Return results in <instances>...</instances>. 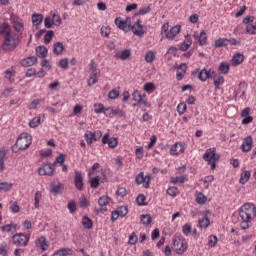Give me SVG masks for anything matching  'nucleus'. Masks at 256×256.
<instances>
[{"instance_id": "obj_39", "label": "nucleus", "mask_w": 256, "mask_h": 256, "mask_svg": "<svg viewBox=\"0 0 256 256\" xmlns=\"http://www.w3.org/2000/svg\"><path fill=\"white\" fill-rule=\"evenodd\" d=\"M217 243H219V239L215 235H210L208 237V247L213 249V247H217Z\"/></svg>"}, {"instance_id": "obj_46", "label": "nucleus", "mask_w": 256, "mask_h": 256, "mask_svg": "<svg viewBox=\"0 0 256 256\" xmlns=\"http://www.w3.org/2000/svg\"><path fill=\"white\" fill-rule=\"evenodd\" d=\"M51 16H52V23H53V25H55L56 27H59L61 25V23H62L61 16H59V14H57L55 12L54 13L51 12Z\"/></svg>"}, {"instance_id": "obj_53", "label": "nucleus", "mask_w": 256, "mask_h": 256, "mask_svg": "<svg viewBox=\"0 0 256 256\" xmlns=\"http://www.w3.org/2000/svg\"><path fill=\"white\" fill-rule=\"evenodd\" d=\"M5 151L0 150V173H3L5 171Z\"/></svg>"}, {"instance_id": "obj_58", "label": "nucleus", "mask_w": 256, "mask_h": 256, "mask_svg": "<svg viewBox=\"0 0 256 256\" xmlns=\"http://www.w3.org/2000/svg\"><path fill=\"white\" fill-rule=\"evenodd\" d=\"M144 91H146V93H153V91H155V84L148 82L144 85Z\"/></svg>"}, {"instance_id": "obj_12", "label": "nucleus", "mask_w": 256, "mask_h": 256, "mask_svg": "<svg viewBox=\"0 0 256 256\" xmlns=\"http://www.w3.org/2000/svg\"><path fill=\"white\" fill-rule=\"evenodd\" d=\"M55 173V166L53 164H44L42 167L38 169V174L39 175H48V177H51Z\"/></svg>"}, {"instance_id": "obj_18", "label": "nucleus", "mask_w": 256, "mask_h": 256, "mask_svg": "<svg viewBox=\"0 0 256 256\" xmlns=\"http://www.w3.org/2000/svg\"><path fill=\"white\" fill-rule=\"evenodd\" d=\"M212 79H213V85L216 91L221 89V85L225 83V77H223V75L221 74H215V71H214V75L212 76Z\"/></svg>"}, {"instance_id": "obj_25", "label": "nucleus", "mask_w": 256, "mask_h": 256, "mask_svg": "<svg viewBox=\"0 0 256 256\" xmlns=\"http://www.w3.org/2000/svg\"><path fill=\"white\" fill-rule=\"evenodd\" d=\"M98 205L101 207L100 211H107V206L109 205V196L103 195L98 199Z\"/></svg>"}, {"instance_id": "obj_24", "label": "nucleus", "mask_w": 256, "mask_h": 256, "mask_svg": "<svg viewBox=\"0 0 256 256\" xmlns=\"http://www.w3.org/2000/svg\"><path fill=\"white\" fill-rule=\"evenodd\" d=\"M191 45H193V39H191V35L187 34L180 45V51H187Z\"/></svg>"}, {"instance_id": "obj_11", "label": "nucleus", "mask_w": 256, "mask_h": 256, "mask_svg": "<svg viewBox=\"0 0 256 256\" xmlns=\"http://www.w3.org/2000/svg\"><path fill=\"white\" fill-rule=\"evenodd\" d=\"M132 97L134 101H137L138 105H144V107H149V103L147 102V95L141 94V91L134 90L132 93Z\"/></svg>"}, {"instance_id": "obj_1", "label": "nucleus", "mask_w": 256, "mask_h": 256, "mask_svg": "<svg viewBox=\"0 0 256 256\" xmlns=\"http://www.w3.org/2000/svg\"><path fill=\"white\" fill-rule=\"evenodd\" d=\"M239 217L238 221L240 223L241 229H249L251 223L255 220L256 217V206L251 202L244 203L239 208Z\"/></svg>"}, {"instance_id": "obj_29", "label": "nucleus", "mask_w": 256, "mask_h": 256, "mask_svg": "<svg viewBox=\"0 0 256 256\" xmlns=\"http://www.w3.org/2000/svg\"><path fill=\"white\" fill-rule=\"evenodd\" d=\"M1 230L4 231V233H15V231H17V224H6L1 227Z\"/></svg>"}, {"instance_id": "obj_41", "label": "nucleus", "mask_w": 256, "mask_h": 256, "mask_svg": "<svg viewBox=\"0 0 256 256\" xmlns=\"http://www.w3.org/2000/svg\"><path fill=\"white\" fill-rule=\"evenodd\" d=\"M41 199H43V193H41V191H37L34 195V207H35V209H39V203H41Z\"/></svg>"}, {"instance_id": "obj_48", "label": "nucleus", "mask_w": 256, "mask_h": 256, "mask_svg": "<svg viewBox=\"0 0 256 256\" xmlns=\"http://www.w3.org/2000/svg\"><path fill=\"white\" fill-rule=\"evenodd\" d=\"M43 101H45V99L32 100L30 102V104L28 105V109H30V110L36 109L37 107H39V105H41V103H43Z\"/></svg>"}, {"instance_id": "obj_61", "label": "nucleus", "mask_w": 256, "mask_h": 256, "mask_svg": "<svg viewBox=\"0 0 256 256\" xmlns=\"http://www.w3.org/2000/svg\"><path fill=\"white\" fill-rule=\"evenodd\" d=\"M120 91H119V88H116V89H112L109 93H108V97L110 99H117V97H119L120 95Z\"/></svg>"}, {"instance_id": "obj_21", "label": "nucleus", "mask_w": 256, "mask_h": 256, "mask_svg": "<svg viewBox=\"0 0 256 256\" xmlns=\"http://www.w3.org/2000/svg\"><path fill=\"white\" fill-rule=\"evenodd\" d=\"M20 63L22 67H33V65H36L37 63V57L29 56L27 58L22 59Z\"/></svg>"}, {"instance_id": "obj_23", "label": "nucleus", "mask_w": 256, "mask_h": 256, "mask_svg": "<svg viewBox=\"0 0 256 256\" xmlns=\"http://www.w3.org/2000/svg\"><path fill=\"white\" fill-rule=\"evenodd\" d=\"M74 251L71 248H61L53 253L52 256H73Z\"/></svg>"}, {"instance_id": "obj_57", "label": "nucleus", "mask_w": 256, "mask_h": 256, "mask_svg": "<svg viewBox=\"0 0 256 256\" xmlns=\"http://www.w3.org/2000/svg\"><path fill=\"white\" fill-rule=\"evenodd\" d=\"M7 33H11V30L9 29V24H0V35H7Z\"/></svg>"}, {"instance_id": "obj_40", "label": "nucleus", "mask_w": 256, "mask_h": 256, "mask_svg": "<svg viewBox=\"0 0 256 256\" xmlns=\"http://www.w3.org/2000/svg\"><path fill=\"white\" fill-rule=\"evenodd\" d=\"M82 225L84 229H92L93 228V220L91 218L84 216L82 218Z\"/></svg>"}, {"instance_id": "obj_64", "label": "nucleus", "mask_w": 256, "mask_h": 256, "mask_svg": "<svg viewBox=\"0 0 256 256\" xmlns=\"http://www.w3.org/2000/svg\"><path fill=\"white\" fill-rule=\"evenodd\" d=\"M185 111H187V104H185V103L178 104L177 112L179 113V115H183L185 113Z\"/></svg>"}, {"instance_id": "obj_4", "label": "nucleus", "mask_w": 256, "mask_h": 256, "mask_svg": "<svg viewBox=\"0 0 256 256\" xmlns=\"http://www.w3.org/2000/svg\"><path fill=\"white\" fill-rule=\"evenodd\" d=\"M203 159L211 165V169H215L217 167V161H219V154H217V149L215 147L209 148L203 155Z\"/></svg>"}, {"instance_id": "obj_31", "label": "nucleus", "mask_w": 256, "mask_h": 256, "mask_svg": "<svg viewBox=\"0 0 256 256\" xmlns=\"http://www.w3.org/2000/svg\"><path fill=\"white\" fill-rule=\"evenodd\" d=\"M5 79H8L10 83H13L15 81V70L13 68L7 69L4 72Z\"/></svg>"}, {"instance_id": "obj_42", "label": "nucleus", "mask_w": 256, "mask_h": 256, "mask_svg": "<svg viewBox=\"0 0 256 256\" xmlns=\"http://www.w3.org/2000/svg\"><path fill=\"white\" fill-rule=\"evenodd\" d=\"M245 35H256V25L248 24L245 27Z\"/></svg>"}, {"instance_id": "obj_15", "label": "nucleus", "mask_w": 256, "mask_h": 256, "mask_svg": "<svg viewBox=\"0 0 256 256\" xmlns=\"http://www.w3.org/2000/svg\"><path fill=\"white\" fill-rule=\"evenodd\" d=\"M181 153H185V144L182 142H176L170 148V155H181Z\"/></svg>"}, {"instance_id": "obj_37", "label": "nucleus", "mask_w": 256, "mask_h": 256, "mask_svg": "<svg viewBox=\"0 0 256 256\" xmlns=\"http://www.w3.org/2000/svg\"><path fill=\"white\" fill-rule=\"evenodd\" d=\"M207 32H205V30H202L199 34V38H198V43L201 47H203V45H207Z\"/></svg>"}, {"instance_id": "obj_14", "label": "nucleus", "mask_w": 256, "mask_h": 256, "mask_svg": "<svg viewBox=\"0 0 256 256\" xmlns=\"http://www.w3.org/2000/svg\"><path fill=\"white\" fill-rule=\"evenodd\" d=\"M132 32L134 33V35H136L137 37H143V35H145V28L143 27V25L141 24V20L138 19L132 26Z\"/></svg>"}, {"instance_id": "obj_36", "label": "nucleus", "mask_w": 256, "mask_h": 256, "mask_svg": "<svg viewBox=\"0 0 256 256\" xmlns=\"http://www.w3.org/2000/svg\"><path fill=\"white\" fill-rule=\"evenodd\" d=\"M210 223L211 222H210L209 218L207 216H204L202 219H200L198 221V227L200 229H207V227H209Z\"/></svg>"}, {"instance_id": "obj_22", "label": "nucleus", "mask_w": 256, "mask_h": 256, "mask_svg": "<svg viewBox=\"0 0 256 256\" xmlns=\"http://www.w3.org/2000/svg\"><path fill=\"white\" fill-rule=\"evenodd\" d=\"M185 73H187V64H180L176 72L177 81H182L183 77H185Z\"/></svg>"}, {"instance_id": "obj_47", "label": "nucleus", "mask_w": 256, "mask_h": 256, "mask_svg": "<svg viewBox=\"0 0 256 256\" xmlns=\"http://www.w3.org/2000/svg\"><path fill=\"white\" fill-rule=\"evenodd\" d=\"M39 125H41V116H36L29 122V127H31L32 129H35V127H39Z\"/></svg>"}, {"instance_id": "obj_34", "label": "nucleus", "mask_w": 256, "mask_h": 256, "mask_svg": "<svg viewBox=\"0 0 256 256\" xmlns=\"http://www.w3.org/2000/svg\"><path fill=\"white\" fill-rule=\"evenodd\" d=\"M43 23V14H33L32 15V25L37 27V25H41Z\"/></svg>"}, {"instance_id": "obj_32", "label": "nucleus", "mask_w": 256, "mask_h": 256, "mask_svg": "<svg viewBox=\"0 0 256 256\" xmlns=\"http://www.w3.org/2000/svg\"><path fill=\"white\" fill-rule=\"evenodd\" d=\"M157 57V53H155L152 50H149L148 52H146L144 59L146 61V63H153V61H155Z\"/></svg>"}, {"instance_id": "obj_2", "label": "nucleus", "mask_w": 256, "mask_h": 256, "mask_svg": "<svg viewBox=\"0 0 256 256\" xmlns=\"http://www.w3.org/2000/svg\"><path fill=\"white\" fill-rule=\"evenodd\" d=\"M18 45H19V38L17 37V34L13 32H7L2 42L3 51L5 52L15 51Z\"/></svg>"}, {"instance_id": "obj_26", "label": "nucleus", "mask_w": 256, "mask_h": 256, "mask_svg": "<svg viewBox=\"0 0 256 256\" xmlns=\"http://www.w3.org/2000/svg\"><path fill=\"white\" fill-rule=\"evenodd\" d=\"M103 179V177L97 176H89V183L92 189H97L99 187V182Z\"/></svg>"}, {"instance_id": "obj_51", "label": "nucleus", "mask_w": 256, "mask_h": 256, "mask_svg": "<svg viewBox=\"0 0 256 256\" xmlns=\"http://www.w3.org/2000/svg\"><path fill=\"white\" fill-rule=\"evenodd\" d=\"M167 195H170V197H177L179 195V188L175 186H171L167 189Z\"/></svg>"}, {"instance_id": "obj_28", "label": "nucleus", "mask_w": 256, "mask_h": 256, "mask_svg": "<svg viewBox=\"0 0 256 256\" xmlns=\"http://www.w3.org/2000/svg\"><path fill=\"white\" fill-rule=\"evenodd\" d=\"M47 53H49V51L47 50V48L45 46L36 47V55L40 59H45V57H47Z\"/></svg>"}, {"instance_id": "obj_10", "label": "nucleus", "mask_w": 256, "mask_h": 256, "mask_svg": "<svg viewBox=\"0 0 256 256\" xmlns=\"http://www.w3.org/2000/svg\"><path fill=\"white\" fill-rule=\"evenodd\" d=\"M135 181L137 185H143L145 189H149V185L151 183V175H146L143 172H140L136 175Z\"/></svg>"}, {"instance_id": "obj_38", "label": "nucleus", "mask_w": 256, "mask_h": 256, "mask_svg": "<svg viewBox=\"0 0 256 256\" xmlns=\"http://www.w3.org/2000/svg\"><path fill=\"white\" fill-rule=\"evenodd\" d=\"M140 221L142 225H151L153 218L151 217L150 214H142L140 215Z\"/></svg>"}, {"instance_id": "obj_56", "label": "nucleus", "mask_w": 256, "mask_h": 256, "mask_svg": "<svg viewBox=\"0 0 256 256\" xmlns=\"http://www.w3.org/2000/svg\"><path fill=\"white\" fill-rule=\"evenodd\" d=\"M13 188V184L9 182H1L0 183V191H11Z\"/></svg>"}, {"instance_id": "obj_52", "label": "nucleus", "mask_w": 256, "mask_h": 256, "mask_svg": "<svg viewBox=\"0 0 256 256\" xmlns=\"http://www.w3.org/2000/svg\"><path fill=\"white\" fill-rule=\"evenodd\" d=\"M55 33L53 32V30L48 31L45 36H44V43L45 45H49V43H51V41L53 40Z\"/></svg>"}, {"instance_id": "obj_60", "label": "nucleus", "mask_w": 256, "mask_h": 256, "mask_svg": "<svg viewBox=\"0 0 256 256\" xmlns=\"http://www.w3.org/2000/svg\"><path fill=\"white\" fill-rule=\"evenodd\" d=\"M148 13H151V6H146L144 8H141L137 13L136 16H143L147 15Z\"/></svg>"}, {"instance_id": "obj_45", "label": "nucleus", "mask_w": 256, "mask_h": 256, "mask_svg": "<svg viewBox=\"0 0 256 256\" xmlns=\"http://www.w3.org/2000/svg\"><path fill=\"white\" fill-rule=\"evenodd\" d=\"M51 193H55V195H59V193H63V184H52L51 185V189H50Z\"/></svg>"}, {"instance_id": "obj_17", "label": "nucleus", "mask_w": 256, "mask_h": 256, "mask_svg": "<svg viewBox=\"0 0 256 256\" xmlns=\"http://www.w3.org/2000/svg\"><path fill=\"white\" fill-rule=\"evenodd\" d=\"M179 33H181V25H176L167 31L165 37L166 39L173 40Z\"/></svg>"}, {"instance_id": "obj_59", "label": "nucleus", "mask_w": 256, "mask_h": 256, "mask_svg": "<svg viewBox=\"0 0 256 256\" xmlns=\"http://www.w3.org/2000/svg\"><path fill=\"white\" fill-rule=\"evenodd\" d=\"M171 183L177 185V183H185V176H174L171 177Z\"/></svg>"}, {"instance_id": "obj_6", "label": "nucleus", "mask_w": 256, "mask_h": 256, "mask_svg": "<svg viewBox=\"0 0 256 256\" xmlns=\"http://www.w3.org/2000/svg\"><path fill=\"white\" fill-rule=\"evenodd\" d=\"M213 75H215V70L213 68H210L207 70V68H204L202 70L196 69L192 72V76L202 83H205L207 79H212Z\"/></svg>"}, {"instance_id": "obj_62", "label": "nucleus", "mask_w": 256, "mask_h": 256, "mask_svg": "<svg viewBox=\"0 0 256 256\" xmlns=\"http://www.w3.org/2000/svg\"><path fill=\"white\" fill-rule=\"evenodd\" d=\"M137 241H139L137 234L135 232L131 233L128 240L129 245H135Z\"/></svg>"}, {"instance_id": "obj_50", "label": "nucleus", "mask_w": 256, "mask_h": 256, "mask_svg": "<svg viewBox=\"0 0 256 256\" xmlns=\"http://www.w3.org/2000/svg\"><path fill=\"white\" fill-rule=\"evenodd\" d=\"M229 69V63L227 62H222L219 66V71L222 73V75H227V73H229Z\"/></svg>"}, {"instance_id": "obj_13", "label": "nucleus", "mask_w": 256, "mask_h": 256, "mask_svg": "<svg viewBox=\"0 0 256 256\" xmlns=\"http://www.w3.org/2000/svg\"><path fill=\"white\" fill-rule=\"evenodd\" d=\"M240 149L243 153H249V151L253 149V137L247 136L246 138H244Z\"/></svg>"}, {"instance_id": "obj_49", "label": "nucleus", "mask_w": 256, "mask_h": 256, "mask_svg": "<svg viewBox=\"0 0 256 256\" xmlns=\"http://www.w3.org/2000/svg\"><path fill=\"white\" fill-rule=\"evenodd\" d=\"M105 112V105L103 103H96L94 104V113L97 115H101V113Z\"/></svg>"}, {"instance_id": "obj_54", "label": "nucleus", "mask_w": 256, "mask_h": 256, "mask_svg": "<svg viewBox=\"0 0 256 256\" xmlns=\"http://www.w3.org/2000/svg\"><path fill=\"white\" fill-rule=\"evenodd\" d=\"M196 203H198V205H205V203H207V196L203 195V193H199L196 197Z\"/></svg>"}, {"instance_id": "obj_19", "label": "nucleus", "mask_w": 256, "mask_h": 256, "mask_svg": "<svg viewBox=\"0 0 256 256\" xmlns=\"http://www.w3.org/2000/svg\"><path fill=\"white\" fill-rule=\"evenodd\" d=\"M36 247H40L41 251H47L49 249V243L45 236H40L35 240Z\"/></svg>"}, {"instance_id": "obj_3", "label": "nucleus", "mask_w": 256, "mask_h": 256, "mask_svg": "<svg viewBox=\"0 0 256 256\" xmlns=\"http://www.w3.org/2000/svg\"><path fill=\"white\" fill-rule=\"evenodd\" d=\"M31 143H33V137H31L29 133L23 132L18 136L12 149L15 151V147H17L19 151H25L26 149H29Z\"/></svg>"}, {"instance_id": "obj_35", "label": "nucleus", "mask_w": 256, "mask_h": 256, "mask_svg": "<svg viewBox=\"0 0 256 256\" xmlns=\"http://www.w3.org/2000/svg\"><path fill=\"white\" fill-rule=\"evenodd\" d=\"M249 179H251V172L244 171L240 175L239 183H241V185H245V183H247V181H249Z\"/></svg>"}, {"instance_id": "obj_43", "label": "nucleus", "mask_w": 256, "mask_h": 256, "mask_svg": "<svg viewBox=\"0 0 256 256\" xmlns=\"http://www.w3.org/2000/svg\"><path fill=\"white\" fill-rule=\"evenodd\" d=\"M244 59H245V57L243 56V54H236L232 58V63L235 66L241 65V63L244 61Z\"/></svg>"}, {"instance_id": "obj_44", "label": "nucleus", "mask_w": 256, "mask_h": 256, "mask_svg": "<svg viewBox=\"0 0 256 256\" xmlns=\"http://www.w3.org/2000/svg\"><path fill=\"white\" fill-rule=\"evenodd\" d=\"M58 67L60 69H63L64 71H67L69 69V59L67 58H62L58 62Z\"/></svg>"}, {"instance_id": "obj_20", "label": "nucleus", "mask_w": 256, "mask_h": 256, "mask_svg": "<svg viewBox=\"0 0 256 256\" xmlns=\"http://www.w3.org/2000/svg\"><path fill=\"white\" fill-rule=\"evenodd\" d=\"M115 59H121V61H127L129 57H131V50L125 49L122 51H118L114 55Z\"/></svg>"}, {"instance_id": "obj_63", "label": "nucleus", "mask_w": 256, "mask_h": 256, "mask_svg": "<svg viewBox=\"0 0 256 256\" xmlns=\"http://www.w3.org/2000/svg\"><path fill=\"white\" fill-rule=\"evenodd\" d=\"M13 27L15 29V31H23V22L19 21V20H14L13 21Z\"/></svg>"}, {"instance_id": "obj_55", "label": "nucleus", "mask_w": 256, "mask_h": 256, "mask_svg": "<svg viewBox=\"0 0 256 256\" xmlns=\"http://www.w3.org/2000/svg\"><path fill=\"white\" fill-rule=\"evenodd\" d=\"M116 211L120 217H125L127 213H129V208H127V206H120L116 209Z\"/></svg>"}, {"instance_id": "obj_7", "label": "nucleus", "mask_w": 256, "mask_h": 256, "mask_svg": "<svg viewBox=\"0 0 256 256\" xmlns=\"http://www.w3.org/2000/svg\"><path fill=\"white\" fill-rule=\"evenodd\" d=\"M173 247L177 255H183L187 251V240L183 236H176L173 240Z\"/></svg>"}, {"instance_id": "obj_5", "label": "nucleus", "mask_w": 256, "mask_h": 256, "mask_svg": "<svg viewBox=\"0 0 256 256\" xmlns=\"http://www.w3.org/2000/svg\"><path fill=\"white\" fill-rule=\"evenodd\" d=\"M89 78H88V86L91 87L92 85H95L99 83V77H101V70L97 68V65H95V61H91L89 64Z\"/></svg>"}, {"instance_id": "obj_8", "label": "nucleus", "mask_w": 256, "mask_h": 256, "mask_svg": "<svg viewBox=\"0 0 256 256\" xmlns=\"http://www.w3.org/2000/svg\"><path fill=\"white\" fill-rule=\"evenodd\" d=\"M101 137H103V132H101V130H96L94 132L87 130L84 133V138L87 145H93V143H96V141H99Z\"/></svg>"}, {"instance_id": "obj_27", "label": "nucleus", "mask_w": 256, "mask_h": 256, "mask_svg": "<svg viewBox=\"0 0 256 256\" xmlns=\"http://www.w3.org/2000/svg\"><path fill=\"white\" fill-rule=\"evenodd\" d=\"M63 51H65V46L61 42H56L53 45V53L54 55H63Z\"/></svg>"}, {"instance_id": "obj_9", "label": "nucleus", "mask_w": 256, "mask_h": 256, "mask_svg": "<svg viewBox=\"0 0 256 256\" xmlns=\"http://www.w3.org/2000/svg\"><path fill=\"white\" fill-rule=\"evenodd\" d=\"M29 239L30 237L24 233H16L12 236V243L18 247H27L29 245Z\"/></svg>"}, {"instance_id": "obj_30", "label": "nucleus", "mask_w": 256, "mask_h": 256, "mask_svg": "<svg viewBox=\"0 0 256 256\" xmlns=\"http://www.w3.org/2000/svg\"><path fill=\"white\" fill-rule=\"evenodd\" d=\"M227 45H229V39L227 38H218L214 42V47H216L217 49H219L220 47H227Z\"/></svg>"}, {"instance_id": "obj_33", "label": "nucleus", "mask_w": 256, "mask_h": 256, "mask_svg": "<svg viewBox=\"0 0 256 256\" xmlns=\"http://www.w3.org/2000/svg\"><path fill=\"white\" fill-rule=\"evenodd\" d=\"M115 25L122 31H127V22L123 21V18L117 17L115 19Z\"/></svg>"}, {"instance_id": "obj_16", "label": "nucleus", "mask_w": 256, "mask_h": 256, "mask_svg": "<svg viewBox=\"0 0 256 256\" xmlns=\"http://www.w3.org/2000/svg\"><path fill=\"white\" fill-rule=\"evenodd\" d=\"M74 184L78 191H83L85 184L83 183V173L76 171L74 176Z\"/></svg>"}]
</instances>
